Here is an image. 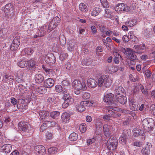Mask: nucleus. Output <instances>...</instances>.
<instances>
[{
	"label": "nucleus",
	"mask_w": 155,
	"mask_h": 155,
	"mask_svg": "<svg viewBox=\"0 0 155 155\" xmlns=\"http://www.w3.org/2000/svg\"><path fill=\"white\" fill-rule=\"evenodd\" d=\"M128 35L130 39H132L135 38V36L133 31H130L128 34Z\"/></svg>",
	"instance_id": "obj_64"
},
{
	"label": "nucleus",
	"mask_w": 155,
	"mask_h": 155,
	"mask_svg": "<svg viewBox=\"0 0 155 155\" xmlns=\"http://www.w3.org/2000/svg\"><path fill=\"white\" fill-rule=\"evenodd\" d=\"M68 50L69 51H72L74 50V46L75 44L72 41H70L68 43Z\"/></svg>",
	"instance_id": "obj_35"
},
{
	"label": "nucleus",
	"mask_w": 155,
	"mask_h": 155,
	"mask_svg": "<svg viewBox=\"0 0 155 155\" xmlns=\"http://www.w3.org/2000/svg\"><path fill=\"white\" fill-rule=\"evenodd\" d=\"M103 130L104 135L106 137H109L110 136V132L107 125L105 124L104 125Z\"/></svg>",
	"instance_id": "obj_26"
},
{
	"label": "nucleus",
	"mask_w": 155,
	"mask_h": 155,
	"mask_svg": "<svg viewBox=\"0 0 155 155\" xmlns=\"http://www.w3.org/2000/svg\"><path fill=\"white\" fill-rule=\"evenodd\" d=\"M6 15L8 17H11L13 14V8L12 5L11 3L7 4L3 9Z\"/></svg>",
	"instance_id": "obj_6"
},
{
	"label": "nucleus",
	"mask_w": 155,
	"mask_h": 155,
	"mask_svg": "<svg viewBox=\"0 0 155 155\" xmlns=\"http://www.w3.org/2000/svg\"><path fill=\"white\" fill-rule=\"evenodd\" d=\"M153 126L154 124L152 125H150V124L148 123L147 125L143 127V128L147 132L151 133Z\"/></svg>",
	"instance_id": "obj_33"
},
{
	"label": "nucleus",
	"mask_w": 155,
	"mask_h": 155,
	"mask_svg": "<svg viewBox=\"0 0 155 155\" xmlns=\"http://www.w3.org/2000/svg\"><path fill=\"white\" fill-rule=\"evenodd\" d=\"M24 51L25 54L28 55H30L33 52V51L32 49L31 48H26L24 50Z\"/></svg>",
	"instance_id": "obj_48"
},
{
	"label": "nucleus",
	"mask_w": 155,
	"mask_h": 155,
	"mask_svg": "<svg viewBox=\"0 0 155 155\" xmlns=\"http://www.w3.org/2000/svg\"><path fill=\"white\" fill-rule=\"evenodd\" d=\"M28 61H21L18 63V65L20 67L23 68L27 66Z\"/></svg>",
	"instance_id": "obj_36"
},
{
	"label": "nucleus",
	"mask_w": 155,
	"mask_h": 155,
	"mask_svg": "<svg viewBox=\"0 0 155 155\" xmlns=\"http://www.w3.org/2000/svg\"><path fill=\"white\" fill-rule=\"evenodd\" d=\"M40 117L41 120L44 122V123L41 126L40 128V132H42L48 127L50 126V124L52 122L48 120V117Z\"/></svg>",
	"instance_id": "obj_5"
},
{
	"label": "nucleus",
	"mask_w": 155,
	"mask_h": 155,
	"mask_svg": "<svg viewBox=\"0 0 155 155\" xmlns=\"http://www.w3.org/2000/svg\"><path fill=\"white\" fill-rule=\"evenodd\" d=\"M11 101L13 105L15 106L16 105L18 109L21 108L22 109H25L27 107V105L25 104H22V105L20 106L19 104H17V100L14 97L11 98Z\"/></svg>",
	"instance_id": "obj_16"
},
{
	"label": "nucleus",
	"mask_w": 155,
	"mask_h": 155,
	"mask_svg": "<svg viewBox=\"0 0 155 155\" xmlns=\"http://www.w3.org/2000/svg\"><path fill=\"white\" fill-rule=\"evenodd\" d=\"M57 26H56L54 23V22H53V21H51L49 25H48L49 32L53 30Z\"/></svg>",
	"instance_id": "obj_39"
},
{
	"label": "nucleus",
	"mask_w": 155,
	"mask_h": 155,
	"mask_svg": "<svg viewBox=\"0 0 155 155\" xmlns=\"http://www.w3.org/2000/svg\"><path fill=\"white\" fill-rule=\"evenodd\" d=\"M133 48L135 50V51H134L132 49L128 48L127 49L126 53L129 58L132 60H135L137 58V56L135 55V53L139 54H141L143 52V50H144V48H142L141 45H134Z\"/></svg>",
	"instance_id": "obj_1"
},
{
	"label": "nucleus",
	"mask_w": 155,
	"mask_h": 155,
	"mask_svg": "<svg viewBox=\"0 0 155 155\" xmlns=\"http://www.w3.org/2000/svg\"><path fill=\"white\" fill-rule=\"evenodd\" d=\"M70 117H61V120L64 123H67L69 122Z\"/></svg>",
	"instance_id": "obj_58"
},
{
	"label": "nucleus",
	"mask_w": 155,
	"mask_h": 155,
	"mask_svg": "<svg viewBox=\"0 0 155 155\" xmlns=\"http://www.w3.org/2000/svg\"><path fill=\"white\" fill-rule=\"evenodd\" d=\"M91 97L90 94L87 92L84 93L82 96V98L84 100H87L90 98Z\"/></svg>",
	"instance_id": "obj_49"
},
{
	"label": "nucleus",
	"mask_w": 155,
	"mask_h": 155,
	"mask_svg": "<svg viewBox=\"0 0 155 155\" xmlns=\"http://www.w3.org/2000/svg\"><path fill=\"white\" fill-rule=\"evenodd\" d=\"M91 61L90 59H86L83 61V63L84 64L88 66L91 64Z\"/></svg>",
	"instance_id": "obj_60"
},
{
	"label": "nucleus",
	"mask_w": 155,
	"mask_h": 155,
	"mask_svg": "<svg viewBox=\"0 0 155 155\" xmlns=\"http://www.w3.org/2000/svg\"><path fill=\"white\" fill-rule=\"evenodd\" d=\"M145 67H144L143 68V72H145V74L147 78H150L151 75V72L148 70H145Z\"/></svg>",
	"instance_id": "obj_44"
},
{
	"label": "nucleus",
	"mask_w": 155,
	"mask_h": 155,
	"mask_svg": "<svg viewBox=\"0 0 155 155\" xmlns=\"http://www.w3.org/2000/svg\"><path fill=\"white\" fill-rule=\"evenodd\" d=\"M55 57L52 54H48L46 55L45 58V62L48 64L53 63L55 62Z\"/></svg>",
	"instance_id": "obj_19"
},
{
	"label": "nucleus",
	"mask_w": 155,
	"mask_h": 155,
	"mask_svg": "<svg viewBox=\"0 0 155 155\" xmlns=\"http://www.w3.org/2000/svg\"><path fill=\"white\" fill-rule=\"evenodd\" d=\"M78 138V135L75 133H71L69 137V140L71 141H75L77 140Z\"/></svg>",
	"instance_id": "obj_29"
},
{
	"label": "nucleus",
	"mask_w": 155,
	"mask_h": 155,
	"mask_svg": "<svg viewBox=\"0 0 155 155\" xmlns=\"http://www.w3.org/2000/svg\"><path fill=\"white\" fill-rule=\"evenodd\" d=\"M72 102L68 101H65L62 104V107L63 108H66L68 107L69 105L71 104Z\"/></svg>",
	"instance_id": "obj_56"
},
{
	"label": "nucleus",
	"mask_w": 155,
	"mask_h": 155,
	"mask_svg": "<svg viewBox=\"0 0 155 155\" xmlns=\"http://www.w3.org/2000/svg\"><path fill=\"white\" fill-rule=\"evenodd\" d=\"M88 106H95L97 105V103L94 101H87V103Z\"/></svg>",
	"instance_id": "obj_54"
},
{
	"label": "nucleus",
	"mask_w": 155,
	"mask_h": 155,
	"mask_svg": "<svg viewBox=\"0 0 155 155\" xmlns=\"http://www.w3.org/2000/svg\"><path fill=\"white\" fill-rule=\"evenodd\" d=\"M53 134L51 132H48L46 134V138L47 139H50L51 138Z\"/></svg>",
	"instance_id": "obj_63"
},
{
	"label": "nucleus",
	"mask_w": 155,
	"mask_h": 155,
	"mask_svg": "<svg viewBox=\"0 0 155 155\" xmlns=\"http://www.w3.org/2000/svg\"><path fill=\"white\" fill-rule=\"evenodd\" d=\"M27 61L28 62L27 66L29 68V70H31L32 69L35 67V63L33 60L31 59Z\"/></svg>",
	"instance_id": "obj_27"
},
{
	"label": "nucleus",
	"mask_w": 155,
	"mask_h": 155,
	"mask_svg": "<svg viewBox=\"0 0 155 155\" xmlns=\"http://www.w3.org/2000/svg\"><path fill=\"white\" fill-rule=\"evenodd\" d=\"M18 126L19 130L26 132L28 130L29 124L27 122L23 121L18 123Z\"/></svg>",
	"instance_id": "obj_12"
},
{
	"label": "nucleus",
	"mask_w": 155,
	"mask_h": 155,
	"mask_svg": "<svg viewBox=\"0 0 155 155\" xmlns=\"http://www.w3.org/2000/svg\"><path fill=\"white\" fill-rule=\"evenodd\" d=\"M49 32L48 25H45L41 26L38 32L37 35L34 36V38H36L39 37H42L45 35L47 32Z\"/></svg>",
	"instance_id": "obj_8"
},
{
	"label": "nucleus",
	"mask_w": 155,
	"mask_h": 155,
	"mask_svg": "<svg viewBox=\"0 0 155 155\" xmlns=\"http://www.w3.org/2000/svg\"><path fill=\"white\" fill-rule=\"evenodd\" d=\"M59 41L60 44L61 45H64L66 43V38L65 36L63 35H61L60 36Z\"/></svg>",
	"instance_id": "obj_37"
},
{
	"label": "nucleus",
	"mask_w": 155,
	"mask_h": 155,
	"mask_svg": "<svg viewBox=\"0 0 155 155\" xmlns=\"http://www.w3.org/2000/svg\"><path fill=\"white\" fill-rule=\"evenodd\" d=\"M100 11L99 8H95L93 10L91 13V15L93 16H96L98 15L100 12Z\"/></svg>",
	"instance_id": "obj_40"
},
{
	"label": "nucleus",
	"mask_w": 155,
	"mask_h": 155,
	"mask_svg": "<svg viewBox=\"0 0 155 155\" xmlns=\"http://www.w3.org/2000/svg\"><path fill=\"white\" fill-rule=\"evenodd\" d=\"M114 96V94L112 93L106 94L104 98V101L108 104H110L112 102Z\"/></svg>",
	"instance_id": "obj_15"
},
{
	"label": "nucleus",
	"mask_w": 155,
	"mask_h": 155,
	"mask_svg": "<svg viewBox=\"0 0 155 155\" xmlns=\"http://www.w3.org/2000/svg\"><path fill=\"white\" fill-rule=\"evenodd\" d=\"M13 78L12 77H11L8 74H5L3 76V80L6 81H7L9 79H13Z\"/></svg>",
	"instance_id": "obj_55"
},
{
	"label": "nucleus",
	"mask_w": 155,
	"mask_h": 155,
	"mask_svg": "<svg viewBox=\"0 0 155 155\" xmlns=\"http://www.w3.org/2000/svg\"><path fill=\"white\" fill-rule=\"evenodd\" d=\"M130 130H124L122 134L119 138V141L120 143L124 145L126 144L127 136L129 135Z\"/></svg>",
	"instance_id": "obj_9"
},
{
	"label": "nucleus",
	"mask_w": 155,
	"mask_h": 155,
	"mask_svg": "<svg viewBox=\"0 0 155 155\" xmlns=\"http://www.w3.org/2000/svg\"><path fill=\"white\" fill-rule=\"evenodd\" d=\"M60 114V112L57 111H53L50 113V116H57Z\"/></svg>",
	"instance_id": "obj_59"
},
{
	"label": "nucleus",
	"mask_w": 155,
	"mask_h": 155,
	"mask_svg": "<svg viewBox=\"0 0 155 155\" xmlns=\"http://www.w3.org/2000/svg\"><path fill=\"white\" fill-rule=\"evenodd\" d=\"M35 149L36 151L40 154L43 155L45 153V148L42 145H37L35 147Z\"/></svg>",
	"instance_id": "obj_18"
},
{
	"label": "nucleus",
	"mask_w": 155,
	"mask_h": 155,
	"mask_svg": "<svg viewBox=\"0 0 155 155\" xmlns=\"http://www.w3.org/2000/svg\"><path fill=\"white\" fill-rule=\"evenodd\" d=\"M124 91V89L120 86L117 87L115 90V93L117 95V96L122 95Z\"/></svg>",
	"instance_id": "obj_23"
},
{
	"label": "nucleus",
	"mask_w": 155,
	"mask_h": 155,
	"mask_svg": "<svg viewBox=\"0 0 155 155\" xmlns=\"http://www.w3.org/2000/svg\"><path fill=\"white\" fill-rule=\"evenodd\" d=\"M35 81L37 83L42 82L44 80L43 76L41 74H37L35 77Z\"/></svg>",
	"instance_id": "obj_25"
},
{
	"label": "nucleus",
	"mask_w": 155,
	"mask_h": 155,
	"mask_svg": "<svg viewBox=\"0 0 155 155\" xmlns=\"http://www.w3.org/2000/svg\"><path fill=\"white\" fill-rule=\"evenodd\" d=\"M117 140L114 137L112 138L110 137L107 141V147L110 150L115 149L117 147Z\"/></svg>",
	"instance_id": "obj_4"
},
{
	"label": "nucleus",
	"mask_w": 155,
	"mask_h": 155,
	"mask_svg": "<svg viewBox=\"0 0 155 155\" xmlns=\"http://www.w3.org/2000/svg\"><path fill=\"white\" fill-rule=\"evenodd\" d=\"M68 55L67 53L63 52L61 53L60 55V59L61 61H63L67 57Z\"/></svg>",
	"instance_id": "obj_42"
},
{
	"label": "nucleus",
	"mask_w": 155,
	"mask_h": 155,
	"mask_svg": "<svg viewBox=\"0 0 155 155\" xmlns=\"http://www.w3.org/2000/svg\"><path fill=\"white\" fill-rule=\"evenodd\" d=\"M87 101H83L76 106L77 110L80 112H82L86 110V107L87 106Z\"/></svg>",
	"instance_id": "obj_11"
},
{
	"label": "nucleus",
	"mask_w": 155,
	"mask_h": 155,
	"mask_svg": "<svg viewBox=\"0 0 155 155\" xmlns=\"http://www.w3.org/2000/svg\"><path fill=\"white\" fill-rule=\"evenodd\" d=\"M58 149L57 147H50L48 150V152L49 154H52L55 153L58 151Z\"/></svg>",
	"instance_id": "obj_38"
},
{
	"label": "nucleus",
	"mask_w": 155,
	"mask_h": 155,
	"mask_svg": "<svg viewBox=\"0 0 155 155\" xmlns=\"http://www.w3.org/2000/svg\"><path fill=\"white\" fill-rule=\"evenodd\" d=\"M54 84L53 80L51 78H48L45 80L44 86L47 88H50L53 86Z\"/></svg>",
	"instance_id": "obj_20"
},
{
	"label": "nucleus",
	"mask_w": 155,
	"mask_h": 155,
	"mask_svg": "<svg viewBox=\"0 0 155 155\" xmlns=\"http://www.w3.org/2000/svg\"><path fill=\"white\" fill-rule=\"evenodd\" d=\"M91 32L94 35L96 33L97 31V29L94 26H91Z\"/></svg>",
	"instance_id": "obj_62"
},
{
	"label": "nucleus",
	"mask_w": 155,
	"mask_h": 155,
	"mask_svg": "<svg viewBox=\"0 0 155 155\" xmlns=\"http://www.w3.org/2000/svg\"><path fill=\"white\" fill-rule=\"evenodd\" d=\"M137 22L136 20L134 19L126 22L125 23V25L129 27H131L135 25Z\"/></svg>",
	"instance_id": "obj_30"
},
{
	"label": "nucleus",
	"mask_w": 155,
	"mask_h": 155,
	"mask_svg": "<svg viewBox=\"0 0 155 155\" xmlns=\"http://www.w3.org/2000/svg\"><path fill=\"white\" fill-rule=\"evenodd\" d=\"M60 19L58 17L56 16L54 17L51 21L57 26L60 23Z\"/></svg>",
	"instance_id": "obj_46"
},
{
	"label": "nucleus",
	"mask_w": 155,
	"mask_h": 155,
	"mask_svg": "<svg viewBox=\"0 0 155 155\" xmlns=\"http://www.w3.org/2000/svg\"><path fill=\"white\" fill-rule=\"evenodd\" d=\"M105 13L104 14V16L107 18H109L112 20L117 19L116 18L112 15L109 9H106L105 10Z\"/></svg>",
	"instance_id": "obj_24"
},
{
	"label": "nucleus",
	"mask_w": 155,
	"mask_h": 155,
	"mask_svg": "<svg viewBox=\"0 0 155 155\" xmlns=\"http://www.w3.org/2000/svg\"><path fill=\"white\" fill-rule=\"evenodd\" d=\"M40 116H47L49 115V113L47 111L44 110L40 111L38 113H37Z\"/></svg>",
	"instance_id": "obj_47"
},
{
	"label": "nucleus",
	"mask_w": 155,
	"mask_h": 155,
	"mask_svg": "<svg viewBox=\"0 0 155 155\" xmlns=\"http://www.w3.org/2000/svg\"><path fill=\"white\" fill-rule=\"evenodd\" d=\"M119 68L117 66H110L109 68V71L110 73H114L117 72Z\"/></svg>",
	"instance_id": "obj_32"
},
{
	"label": "nucleus",
	"mask_w": 155,
	"mask_h": 155,
	"mask_svg": "<svg viewBox=\"0 0 155 155\" xmlns=\"http://www.w3.org/2000/svg\"><path fill=\"white\" fill-rule=\"evenodd\" d=\"M115 10L117 12H128L130 10V8L125 4H118L115 8Z\"/></svg>",
	"instance_id": "obj_7"
},
{
	"label": "nucleus",
	"mask_w": 155,
	"mask_h": 155,
	"mask_svg": "<svg viewBox=\"0 0 155 155\" xmlns=\"http://www.w3.org/2000/svg\"><path fill=\"white\" fill-rule=\"evenodd\" d=\"M45 86H40L38 87L37 91L40 94H43L46 91L47 89Z\"/></svg>",
	"instance_id": "obj_31"
},
{
	"label": "nucleus",
	"mask_w": 155,
	"mask_h": 155,
	"mask_svg": "<svg viewBox=\"0 0 155 155\" xmlns=\"http://www.w3.org/2000/svg\"><path fill=\"white\" fill-rule=\"evenodd\" d=\"M116 112V111L115 112H114L111 110H108L107 112L106 115L103 116H115V114Z\"/></svg>",
	"instance_id": "obj_43"
},
{
	"label": "nucleus",
	"mask_w": 155,
	"mask_h": 155,
	"mask_svg": "<svg viewBox=\"0 0 155 155\" xmlns=\"http://www.w3.org/2000/svg\"><path fill=\"white\" fill-rule=\"evenodd\" d=\"M150 113L153 115L155 116V105H151L150 107Z\"/></svg>",
	"instance_id": "obj_50"
},
{
	"label": "nucleus",
	"mask_w": 155,
	"mask_h": 155,
	"mask_svg": "<svg viewBox=\"0 0 155 155\" xmlns=\"http://www.w3.org/2000/svg\"><path fill=\"white\" fill-rule=\"evenodd\" d=\"M48 101L51 104H55L56 102L55 97H49L48 99Z\"/></svg>",
	"instance_id": "obj_51"
},
{
	"label": "nucleus",
	"mask_w": 155,
	"mask_h": 155,
	"mask_svg": "<svg viewBox=\"0 0 155 155\" xmlns=\"http://www.w3.org/2000/svg\"><path fill=\"white\" fill-rule=\"evenodd\" d=\"M116 100L122 104H124L127 102V98L123 95L117 96Z\"/></svg>",
	"instance_id": "obj_21"
},
{
	"label": "nucleus",
	"mask_w": 155,
	"mask_h": 155,
	"mask_svg": "<svg viewBox=\"0 0 155 155\" xmlns=\"http://www.w3.org/2000/svg\"><path fill=\"white\" fill-rule=\"evenodd\" d=\"M74 114V112H64L62 114L61 116H70L73 115Z\"/></svg>",
	"instance_id": "obj_57"
},
{
	"label": "nucleus",
	"mask_w": 155,
	"mask_h": 155,
	"mask_svg": "<svg viewBox=\"0 0 155 155\" xmlns=\"http://www.w3.org/2000/svg\"><path fill=\"white\" fill-rule=\"evenodd\" d=\"M72 85L75 90L74 93L76 94L80 93V91L82 89L85 90L87 88L85 81L81 82L78 80H74L72 82Z\"/></svg>",
	"instance_id": "obj_2"
},
{
	"label": "nucleus",
	"mask_w": 155,
	"mask_h": 155,
	"mask_svg": "<svg viewBox=\"0 0 155 155\" xmlns=\"http://www.w3.org/2000/svg\"><path fill=\"white\" fill-rule=\"evenodd\" d=\"M150 150L148 147L143 148L141 150V152L143 155H149L150 153Z\"/></svg>",
	"instance_id": "obj_34"
},
{
	"label": "nucleus",
	"mask_w": 155,
	"mask_h": 155,
	"mask_svg": "<svg viewBox=\"0 0 155 155\" xmlns=\"http://www.w3.org/2000/svg\"><path fill=\"white\" fill-rule=\"evenodd\" d=\"M63 98L65 101H70L71 102H73L74 101L73 99L71 97H70L69 94H64Z\"/></svg>",
	"instance_id": "obj_41"
},
{
	"label": "nucleus",
	"mask_w": 155,
	"mask_h": 155,
	"mask_svg": "<svg viewBox=\"0 0 155 155\" xmlns=\"http://www.w3.org/2000/svg\"><path fill=\"white\" fill-rule=\"evenodd\" d=\"M133 136L135 137H137L139 136H143L144 132L143 131L137 128H134L132 130Z\"/></svg>",
	"instance_id": "obj_17"
},
{
	"label": "nucleus",
	"mask_w": 155,
	"mask_h": 155,
	"mask_svg": "<svg viewBox=\"0 0 155 155\" xmlns=\"http://www.w3.org/2000/svg\"><path fill=\"white\" fill-rule=\"evenodd\" d=\"M79 9L83 13H86L88 10L87 5L84 3H81L79 5Z\"/></svg>",
	"instance_id": "obj_22"
},
{
	"label": "nucleus",
	"mask_w": 155,
	"mask_h": 155,
	"mask_svg": "<svg viewBox=\"0 0 155 155\" xmlns=\"http://www.w3.org/2000/svg\"><path fill=\"white\" fill-rule=\"evenodd\" d=\"M12 148V146L11 144H5L1 147L0 152L5 153L6 155L10 152Z\"/></svg>",
	"instance_id": "obj_13"
},
{
	"label": "nucleus",
	"mask_w": 155,
	"mask_h": 155,
	"mask_svg": "<svg viewBox=\"0 0 155 155\" xmlns=\"http://www.w3.org/2000/svg\"><path fill=\"white\" fill-rule=\"evenodd\" d=\"M20 38L18 36L15 37L12 41V43L10 46V49L12 51L16 50L20 45Z\"/></svg>",
	"instance_id": "obj_10"
},
{
	"label": "nucleus",
	"mask_w": 155,
	"mask_h": 155,
	"mask_svg": "<svg viewBox=\"0 0 155 155\" xmlns=\"http://www.w3.org/2000/svg\"><path fill=\"white\" fill-rule=\"evenodd\" d=\"M22 72L19 71L17 73V75L16 78V81L18 82H20L23 81V74Z\"/></svg>",
	"instance_id": "obj_28"
},
{
	"label": "nucleus",
	"mask_w": 155,
	"mask_h": 155,
	"mask_svg": "<svg viewBox=\"0 0 155 155\" xmlns=\"http://www.w3.org/2000/svg\"><path fill=\"white\" fill-rule=\"evenodd\" d=\"M112 83V81L108 75H103L98 80L99 87H108L110 86Z\"/></svg>",
	"instance_id": "obj_3"
},
{
	"label": "nucleus",
	"mask_w": 155,
	"mask_h": 155,
	"mask_svg": "<svg viewBox=\"0 0 155 155\" xmlns=\"http://www.w3.org/2000/svg\"><path fill=\"white\" fill-rule=\"evenodd\" d=\"M101 4L104 8H108L109 7V5L107 0H100Z\"/></svg>",
	"instance_id": "obj_45"
},
{
	"label": "nucleus",
	"mask_w": 155,
	"mask_h": 155,
	"mask_svg": "<svg viewBox=\"0 0 155 155\" xmlns=\"http://www.w3.org/2000/svg\"><path fill=\"white\" fill-rule=\"evenodd\" d=\"M79 129L82 133H85L86 130V127L84 124H81L79 127Z\"/></svg>",
	"instance_id": "obj_53"
},
{
	"label": "nucleus",
	"mask_w": 155,
	"mask_h": 155,
	"mask_svg": "<svg viewBox=\"0 0 155 155\" xmlns=\"http://www.w3.org/2000/svg\"><path fill=\"white\" fill-rule=\"evenodd\" d=\"M55 90L58 92H61L63 90V88L61 85H57L55 87Z\"/></svg>",
	"instance_id": "obj_52"
},
{
	"label": "nucleus",
	"mask_w": 155,
	"mask_h": 155,
	"mask_svg": "<svg viewBox=\"0 0 155 155\" xmlns=\"http://www.w3.org/2000/svg\"><path fill=\"white\" fill-rule=\"evenodd\" d=\"M87 85L90 88H94L98 85L97 81L96 80L90 78L87 80Z\"/></svg>",
	"instance_id": "obj_14"
},
{
	"label": "nucleus",
	"mask_w": 155,
	"mask_h": 155,
	"mask_svg": "<svg viewBox=\"0 0 155 155\" xmlns=\"http://www.w3.org/2000/svg\"><path fill=\"white\" fill-rule=\"evenodd\" d=\"M95 141V140L94 138H92L88 139L87 140V145H89L92 144L93 143H94Z\"/></svg>",
	"instance_id": "obj_61"
}]
</instances>
